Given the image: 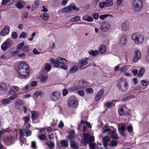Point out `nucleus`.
Returning a JSON list of instances; mask_svg holds the SVG:
<instances>
[{"instance_id":"nucleus-57","label":"nucleus","mask_w":149,"mask_h":149,"mask_svg":"<svg viewBox=\"0 0 149 149\" xmlns=\"http://www.w3.org/2000/svg\"><path fill=\"white\" fill-rule=\"evenodd\" d=\"M11 36L12 38L14 39L16 38L17 37V34L15 32H13L12 33Z\"/></svg>"},{"instance_id":"nucleus-3","label":"nucleus","mask_w":149,"mask_h":149,"mask_svg":"<svg viewBox=\"0 0 149 149\" xmlns=\"http://www.w3.org/2000/svg\"><path fill=\"white\" fill-rule=\"evenodd\" d=\"M30 70L28 66L24 62H21L18 67V73L21 78L26 77Z\"/></svg>"},{"instance_id":"nucleus-58","label":"nucleus","mask_w":149,"mask_h":149,"mask_svg":"<svg viewBox=\"0 0 149 149\" xmlns=\"http://www.w3.org/2000/svg\"><path fill=\"white\" fill-rule=\"evenodd\" d=\"M37 82L36 81H34L32 82L31 84L29 85V87H31L36 86L37 84Z\"/></svg>"},{"instance_id":"nucleus-37","label":"nucleus","mask_w":149,"mask_h":149,"mask_svg":"<svg viewBox=\"0 0 149 149\" xmlns=\"http://www.w3.org/2000/svg\"><path fill=\"white\" fill-rule=\"evenodd\" d=\"M31 118L33 120H36L38 116V113L36 111H33L31 112Z\"/></svg>"},{"instance_id":"nucleus-39","label":"nucleus","mask_w":149,"mask_h":149,"mask_svg":"<svg viewBox=\"0 0 149 149\" xmlns=\"http://www.w3.org/2000/svg\"><path fill=\"white\" fill-rule=\"evenodd\" d=\"M61 145L63 147H67L68 146V143L66 140H63L61 141Z\"/></svg>"},{"instance_id":"nucleus-12","label":"nucleus","mask_w":149,"mask_h":149,"mask_svg":"<svg viewBox=\"0 0 149 149\" xmlns=\"http://www.w3.org/2000/svg\"><path fill=\"white\" fill-rule=\"evenodd\" d=\"M60 93L59 92H55L52 93L50 95V97L52 101H57L60 97Z\"/></svg>"},{"instance_id":"nucleus-27","label":"nucleus","mask_w":149,"mask_h":149,"mask_svg":"<svg viewBox=\"0 0 149 149\" xmlns=\"http://www.w3.org/2000/svg\"><path fill=\"white\" fill-rule=\"evenodd\" d=\"M125 125L123 123H119L118 125V129L119 131L123 132L125 129Z\"/></svg>"},{"instance_id":"nucleus-16","label":"nucleus","mask_w":149,"mask_h":149,"mask_svg":"<svg viewBox=\"0 0 149 149\" xmlns=\"http://www.w3.org/2000/svg\"><path fill=\"white\" fill-rule=\"evenodd\" d=\"M127 39L126 36H123L120 38L119 41V44L120 46H125L127 42Z\"/></svg>"},{"instance_id":"nucleus-28","label":"nucleus","mask_w":149,"mask_h":149,"mask_svg":"<svg viewBox=\"0 0 149 149\" xmlns=\"http://www.w3.org/2000/svg\"><path fill=\"white\" fill-rule=\"evenodd\" d=\"M110 139V138L108 136H106L103 138V142L104 146H107L108 143Z\"/></svg>"},{"instance_id":"nucleus-9","label":"nucleus","mask_w":149,"mask_h":149,"mask_svg":"<svg viewBox=\"0 0 149 149\" xmlns=\"http://www.w3.org/2000/svg\"><path fill=\"white\" fill-rule=\"evenodd\" d=\"M12 45V41L8 39L2 44L1 46V48L3 50L5 51L11 47Z\"/></svg>"},{"instance_id":"nucleus-41","label":"nucleus","mask_w":149,"mask_h":149,"mask_svg":"<svg viewBox=\"0 0 149 149\" xmlns=\"http://www.w3.org/2000/svg\"><path fill=\"white\" fill-rule=\"evenodd\" d=\"M18 97V94L15 93L10 96L9 99L10 100H15Z\"/></svg>"},{"instance_id":"nucleus-6","label":"nucleus","mask_w":149,"mask_h":149,"mask_svg":"<svg viewBox=\"0 0 149 149\" xmlns=\"http://www.w3.org/2000/svg\"><path fill=\"white\" fill-rule=\"evenodd\" d=\"M132 38L136 44H138L142 43L143 40V36L137 33L133 34L132 35Z\"/></svg>"},{"instance_id":"nucleus-5","label":"nucleus","mask_w":149,"mask_h":149,"mask_svg":"<svg viewBox=\"0 0 149 149\" xmlns=\"http://www.w3.org/2000/svg\"><path fill=\"white\" fill-rule=\"evenodd\" d=\"M87 82L84 80H79L77 86L72 87L70 89L71 91H76L79 89H81L85 88L87 86Z\"/></svg>"},{"instance_id":"nucleus-53","label":"nucleus","mask_w":149,"mask_h":149,"mask_svg":"<svg viewBox=\"0 0 149 149\" xmlns=\"http://www.w3.org/2000/svg\"><path fill=\"white\" fill-rule=\"evenodd\" d=\"M85 91L87 93H93V90L91 88H87L86 89Z\"/></svg>"},{"instance_id":"nucleus-8","label":"nucleus","mask_w":149,"mask_h":149,"mask_svg":"<svg viewBox=\"0 0 149 149\" xmlns=\"http://www.w3.org/2000/svg\"><path fill=\"white\" fill-rule=\"evenodd\" d=\"M72 10L79 11V9L76 7V5L74 3H72L70 6L63 8L62 9V11L64 13H66L71 11Z\"/></svg>"},{"instance_id":"nucleus-50","label":"nucleus","mask_w":149,"mask_h":149,"mask_svg":"<svg viewBox=\"0 0 149 149\" xmlns=\"http://www.w3.org/2000/svg\"><path fill=\"white\" fill-rule=\"evenodd\" d=\"M77 93L81 96H83L85 95V92L84 90L78 91L77 92Z\"/></svg>"},{"instance_id":"nucleus-44","label":"nucleus","mask_w":149,"mask_h":149,"mask_svg":"<svg viewBox=\"0 0 149 149\" xmlns=\"http://www.w3.org/2000/svg\"><path fill=\"white\" fill-rule=\"evenodd\" d=\"M48 78V75L44 74L41 77V80L42 82H44L46 81Z\"/></svg>"},{"instance_id":"nucleus-25","label":"nucleus","mask_w":149,"mask_h":149,"mask_svg":"<svg viewBox=\"0 0 149 149\" xmlns=\"http://www.w3.org/2000/svg\"><path fill=\"white\" fill-rule=\"evenodd\" d=\"M113 139H119L118 135L116 134V131L115 130H112L111 132L109 133V135Z\"/></svg>"},{"instance_id":"nucleus-40","label":"nucleus","mask_w":149,"mask_h":149,"mask_svg":"<svg viewBox=\"0 0 149 149\" xmlns=\"http://www.w3.org/2000/svg\"><path fill=\"white\" fill-rule=\"evenodd\" d=\"M80 19L79 17L78 16H76L70 19V22H77L79 21Z\"/></svg>"},{"instance_id":"nucleus-31","label":"nucleus","mask_w":149,"mask_h":149,"mask_svg":"<svg viewBox=\"0 0 149 149\" xmlns=\"http://www.w3.org/2000/svg\"><path fill=\"white\" fill-rule=\"evenodd\" d=\"M39 1L38 0H36L35 1L33 5L32 6L31 11H33L35 9L38 8L39 6Z\"/></svg>"},{"instance_id":"nucleus-51","label":"nucleus","mask_w":149,"mask_h":149,"mask_svg":"<svg viewBox=\"0 0 149 149\" xmlns=\"http://www.w3.org/2000/svg\"><path fill=\"white\" fill-rule=\"evenodd\" d=\"M29 50V47L26 45L23 46L22 48V51L25 52H28Z\"/></svg>"},{"instance_id":"nucleus-11","label":"nucleus","mask_w":149,"mask_h":149,"mask_svg":"<svg viewBox=\"0 0 149 149\" xmlns=\"http://www.w3.org/2000/svg\"><path fill=\"white\" fill-rule=\"evenodd\" d=\"M20 137H22L24 135L26 137H28L31 135V132L28 129H24L20 130Z\"/></svg>"},{"instance_id":"nucleus-46","label":"nucleus","mask_w":149,"mask_h":149,"mask_svg":"<svg viewBox=\"0 0 149 149\" xmlns=\"http://www.w3.org/2000/svg\"><path fill=\"white\" fill-rule=\"evenodd\" d=\"M24 45V42H22L20 43L18 45L17 49L18 50H20L21 49H22V48Z\"/></svg>"},{"instance_id":"nucleus-7","label":"nucleus","mask_w":149,"mask_h":149,"mask_svg":"<svg viewBox=\"0 0 149 149\" xmlns=\"http://www.w3.org/2000/svg\"><path fill=\"white\" fill-rule=\"evenodd\" d=\"M68 104L69 106L75 108L78 105V99L75 97L72 96L68 99Z\"/></svg>"},{"instance_id":"nucleus-24","label":"nucleus","mask_w":149,"mask_h":149,"mask_svg":"<svg viewBox=\"0 0 149 149\" xmlns=\"http://www.w3.org/2000/svg\"><path fill=\"white\" fill-rule=\"evenodd\" d=\"M106 50V47L104 45H100L99 49V51L100 53L103 54L104 53Z\"/></svg>"},{"instance_id":"nucleus-13","label":"nucleus","mask_w":149,"mask_h":149,"mask_svg":"<svg viewBox=\"0 0 149 149\" xmlns=\"http://www.w3.org/2000/svg\"><path fill=\"white\" fill-rule=\"evenodd\" d=\"M118 112L120 115H126L128 114L127 109L125 105L122 106L118 110Z\"/></svg>"},{"instance_id":"nucleus-2","label":"nucleus","mask_w":149,"mask_h":149,"mask_svg":"<svg viewBox=\"0 0 149 149\" xmlns=\"http://www.w3.org/2000/svg\"><path fill=\"white\" fill-rule=\"evenodd\" d=\"M116 87L120 91L125 92L128 88V83L127 79L122 77L118 81L116 85Z\"/></svg>"},{"instance_id":"nucleus-36","label":"nucleus","mask_w":149,"mask_h":149,"mask_svg":"<svg viewBox=\"0 0 149 149\" xmlns=\"http://www.w3.org/2000/svg\"><path fill=\"white\" fill-rule=\"evenodd\" d=\"M105 7L111 6L113 5V2L111 0H107L105 2Z\"/></svg>"},{"instance_id":"nucleus-61","label":"nucleus","mask_w":149,"mask_h":149,"mask_svg":"<svg viewBox=\"0 0 149 149\" xmlns=\"http://www.w3.org/2000/svg\"><path fill=\"white\" fill-rule=\"evenodd\" d=\"M112 131V130L109 128H106L103 131V133H104L105 132H108L109 134V133L111 132Z\"/></svg>"},{"instance_id":"nucleus-42","label":"nucleus","mask_w":149,"mask_h":149,"mask_svg":"<svg viewBox=\"0 0 149 149\" xmlns=\"http://www.w3.org/2000/svg\"><path fill=\"white\" fill-rule=\"evenodd\" d=\"M27 36V34L25 32H22L21 33L20 35L19 36V38H23V39H25L26 38Z\"/></svg>"},{"instance_id":"nucleus-63","label":"nucleus","mask_w":149,"mask_h":149,"mask_svg":"<svg viewBox=\"0 0 149 149\" xmlns=\"http://www.w3.org/2000/svg\"><path fill=\"white\" fill-rule=\"evenodd\" d=\"M107 16L106 15H100L99 16V18L100 19L103 20L105 18H106Z\"/></svg>"},{"instance_id":"nucleus-18","label":"nucleus","mask_w":149,"mask_h":149,"mask_svg":"<svg viewBox=\"0 0 149 149\" xmlns=\"http://www.w3.org/2000/svg\"><path fill=\"white\" fill-rule=\"evenodd\" d=\"M9 28L8 26L6 25L4 29L0 32V35L2 36H5L8 34L9 32Z\"/></svg>"},{"instance_id":"nucleus-14","label":"nucleus","mask_w":149,"mask_h":149,"mask_svg":"<svg viewBox=\"0 0 149 149\" xmlns=\"http://www.w3.org/2000/svg\"><path fill=\"white\" fill-rule=\"evenodd\" d=\"M88 58H86L84 59H81L79 61V63L77 65V67L80 69H81L84 66L86 65L88 63L87 61Z\"/></svg>"},{"instance_id":"nucleus-15","label":"nucleus","mask_w":149,"mask_h":149,"mask_svg":"<svg viewBox=\"0 0 149 149\" xmlns=\"http://www.w3.org/2000/svg\"><path fill=\"white\" fill-rule=\"evenodd\" d=\"M7 90V85L4 83H0V92L1 94L5 93Z\"/></svg>"},{"instance_id":"nucleus-4","label":"nucleus","mask_w":149,"mask_h":149,"mask_svg":"<svg viewBox=\"0 0 149 149\" xmlns=\"http://www.w3.org/2000/svg\"><path fill=\"white\" fill-rule=\"evenodd\" d=\"M132 6L134 11L139 12L141 10L143 7L141 0H134L132 3Z\"/></svg>"},{"instance_id":"nucleus-35","label":"nucleus","mask_w":149,"mask_h":149,"mask_svg":"<svg viewBox=\"0 0 149 149\" xmlns=\"http://www.w3.org/2000/svg\"><path fill=\"white\" fill-rule=\"evenodd\" d=\"M88 53L93 56H95L98 54V52L97 50L93 51V50H91L88 52Z\"/></svg>"},{"instance_id":"nucleus-33","label":"nucleus","mask_w":149,"mask_h":149,"mask_svg":"<svg viewBox=\"0 0 149 149\" xmlns=\"http://www.w3.org/2000/svg\"><path fill=\"white\" fill-rule=\"evenodd\" d=\"M40 17L45 20H47L49 18V16L47 13L42 14L41 15Z\"/></svg>"},{"instance_id":"nucleus-34","label":"nucleus","mask_w":149,"mask_h":149,"mask_svg":"<svg viewBox=\"0 0 149 149\" xmlns=\"http://www.w3.org/2000/svg\"><path fill=\"white\" fill-rule=\"evenodd\" d=\"M145 72V70L144 68H141L139 70V72L138 74V76L139 77H140L142 76L144 74Z\"/></svg>"},{"instance_id":"nucleus-54","label":"nucleus","mask_w":149,"mask_h":149,"mask_svg":"<svg viewBox=\"0 0 149 149\" xmlns=\"http://www.w3.org/2000/svg\"><path fill=\"white\" fill-rule=\"evenodd\" d=\"M88 140L84 138V139L82 140V143L83 145H86L88 144Z\"/></svg>"},{"instance_id":"nucleus-29","label":"nucleus","mask_w":149,"mask_h":149,"mask_svg":"<svg viewBox=\"0 0 149 149\" xmlns=\"http://www.w3.org/2000/svg\"><path fill=\"white\" fill-rule=\"evenodd\" d=\"M14 0H3L2 4L4 5H10L12 4Z\"/></svg>"},{"instance_id":"nucleus-59","label":"nucleus","mask_w":149,"mask_h":149,"mask_svg":"<svg viewBox=\"0 0 149 149\" xmlns=\"http://www.w3.org/2000/svg\"><path fill=\"white\" fill-rule=\"evenodd\" d=\"M68 91L66 89H63L62 91V95L63 96H65L68 93Z\"/></svg>"},{"instance_id":"nucleus-47","label":"nucleus","mask_w":149,"mask_h":149,"mask_svg":"<svg viewBox=\"0 0 149 149\" xmlns=\"http://www.w3.org/2000/svg\"><path fill=\"white\" fill-rule=\"evenodd\" d=\"M16 6L19 9L22 8L23 7V6L22 5V2L20 1L17 2L16 3Z\"/></svg>"},{"instance_id":"nucleus-32","label":"nucleus","mask_w":149,"mask_h":149,"mask_svg":"<svg viewBox=\"0 0 149 149\" xmlns=\"http://www.w3.org/2000/svg\"><path fill=\"white\" fill-rule=\"evenodd\" d=\"M78 68H79L77 67V65H74L72 66L70 69V73H73L75 72L77 70Z\"/></svg>"},{"instance_id":"nucleus-21","label":"nucleus","mask_w":149,"mask_h":149,"mask_svg":"<svg viewBox=\"0 0 149 149\" xmlns=\"http://www.w3.org/2000/svg\"><path fill=\"white\" fill-rule=\"evenodd\" d=\"M19 90V87L14 86L11 87L8 91V93L11 94L18 91Z\"/></svg>"},{"instance_id":"nucleus-48","label":"nucleus","mask_w":149,"mask_h":149,"mask_svg":"<svg viewBox=\"0 0 149 149\" xmlns=\"http://www.w3.org/2000/svg\"><path fill=\"white\" fill-rule=\"evenodd\" d=\"M141 84L143 86H146L148 85V81L147 80H143L141 81Z\"/></svg>"},{"instance_id":"nucleus-23","label":"nucleus","mask_w":149,"mask_h":149,"mask_svg":"<svg viewBox=\"0 0 149 149\" xmlns=\"http://www.w3.org/2000/svg\"><path fill=\"white\" fill-rule=\"evenodd\" d=\"M23 104V102L21 100H19L15 103V107L16 109L20 110L21 106Z\"/></svg>"},{"instance_id":"nucleus-62","label":"nucleus","mask_w":149,"mask_h":149,"mask_svg":"<svg viewBox=\"0 0 149 149\" xmlns=\"http://www.w3.org/2000/svg\"><path fill=\"white\" fill-rule=\"evenodd\" d=\"M132 72L133 73L134 75V76H136L137 75H138V71L136 69H133L132 71Z\"/></svg>"},{"instance_id":"nucleus-52","label":"nucleus","mask_w":149,"mask_h":149,"mask_svg":"<svg viewBox=\"0 0 149 149\" xmlns=\"http://www.w3.org/2000/svg\"><path fill=\"white\" fill-rule=\"evenodd\" d=\"M9 99H4L3 100L1 101V103L2 104H8L9 102V104L10 103Z\"/></svg>"},{"instance_id":"nucleus-1","label":"nucleus","mask_w":149,"mask_h":149,"mask_svg":"<svg viewBox=\"0 0 149 149\" xmlns=\"http://www.w3.org/2000/svg\"><path fill=\"white\" fill-rule=\"evenodd\" d=\"M49 60L51 64L54 65V66L55 67L58 68L60 66V64H61L60 68L65 70L67 69V66L65 64L67 63V61L65 58L61 57H58L56 59L51 58Z\"/></svg>"},{"instance_id":"nucleus-49","label":"nucleus","mask_w":149,"mask_h":149,"mask_svg":"<svg viewBox=\"0 0 149 149\" xmlns=\"http://www.w3.org/2000/svg\"><path fill=\"white\" fill-rule=\"evenodd\" d=\"M128 67L127 66H125L121 68L119 70L121 72H125L128 69Z\"/></svg>"},{"instance_id":"nucleus-22","label":"nucleus","mask_w":149,"mask_h":149,"mask_svg":"<svg viewBox=\"0 0 149 149\" xmlns=\"http://www.w3.org/2000/svg\"><path fill=\"white\" fill-rule=\"evenodd\" d=\"M104 90L102 89H101L98 92L96 95L95 97V100L96 101H99L100 100L104 93Z\"/></svg>"},{"instance_id":"nucleus-56","label":"nucleus","mask_w":149,"mask_h":149,"mask_svg":"<svg viewBox=\"0 0 149 149\" xmlns=\"http://www.w3.org/2000/svg\"><path fill=\"white\" fill-rule=\"evenodd\" d=\"M118 144V142L114 140L111 141V145L114 147L116 146Z\"/></svg>"},{"instance_id":"nucleus-55","label":"nucleus","mask_w":149,"mask_h":149,"mask_svg":"<svg viewBox=\"0 0 149 149\" xmlns=\"http://www.w3.org/2000/svg\"><path fill=\"white\" fill-rule=\"evenodd\" d=\"M95 144L91 143L89 144V148L90 149H94L95 147Z\"/></svg>"},{"instance_id":"nucleus-10","label":"nucleus","mask_w":149,"mask_h":149,"mask_svg":"<svg viewBox=\"0 0 149 149\" xmlns=\"http://www.w3.org/2000/svg\"><path fill=\"white\" fill-rule=\"evenodd\" d=\"M110 28V24L107 22H104L101 25L100 29L103 32H106L109 30Z\"/></svg>"},{"instance_id":"nucleus-38","label":"nucleus","mask_w":149,"mask_h":149,"mask_svg":"<svg viewBox=\"0 0 149 149\" xmlns=\"http://www.w3.org/2000/svg\"><path fill=\"white\" fill-rule=\"evenodd\" d=\"M46 144L50 149H52L54 147V144L53 141H49V143H46Z\"/></svg>"},{"instance_id":"nucleus-20","label":"nucleus","mask_w":149,"mask_h":149,"mask_svg":"<svg viewBox=\"0 0 149 149\" xmlns=\"http://www.w3.org/2000/svg\"><path fill=\"white\" fill-rule=\"evenodd\" d=\"M13 137L10 136L7 137L4 140V142L7 146H10L11 145L12 143Z\"/></svg>"},{"instance_id":"nucleus-17","label":"nucleus","mask_w":149,"mask_h":149,"mask_svg":"<svg viewBox=\"0 0 149 149\" xmlns=\"http://www.w3.org/2000/svg\"><path fill=\"white\" fill-rule=\"evenodd\" d=\"M130 24L127 21L123 22L121 25L123 30L124 31H129L130 29Z\"/></svg>"},{"instance_id":"nucleus-43","label":"nucleus","mask_w":149,"mask_h":149,"mask_svg":"<svg viewBox=\"0 0 149 149\" xmlns=\"http://www.w3.org/2000/svg\"><path fill=\"white\" fill-rule=\"evenodd\" d=\"M39 139L41 140H46L47 139V138L46 136L44 134H41L38 136Z\"/></svg>"},{"instance_id":"nucleus-26","label":"nucleus","mask_w":149,"mask_h":149,"mask_svg":"<svg viewBox=\"0 0 149 149\" xmlns=\"http://www.w3.org/2000/svg\"><path fill=\"white\" fill-rule=\"evenodd\" d=\"M82 20L88 22H92L93 21V19L91 17L87 15H84L83 17Z\"/></svg>"},{"instance_id":"nucleus-19","label":"nucleus","mask_w":149,"mask_h":149,"mask_svg":"<svg viewBox=\"0 0 149 149\" xmlns=\"http://www.w3.org/2000/svg\"><path fill=\"white\" fill-rule=\"evenodd\" d=\"M141 58L140 52L137 50H136L135 52V56L133 59V61L136 62Z\"/></svg>"},{"instance_id":"nucleus-45","label":"nucleus","mask_w":149,"mask_h":149,"mask_svg":"<svg viewBox=\"0 0 149 149\" xmlns=\"http://www.w3.org/2000/svg\"><path fill=\"white\" fill-rule=\"evenodd\" d=\"M134 97L132 95H131L130 96H127L125 97L122 99V100L123 101H126L128 100L131 99L132 98Z\"/></svg>"},{"instance_id":"nucleus-30","label":"nucleus","mask_w":149,"mask_h":149,"mask_svg":"<svg viewBox=\"0 0 149 149\" xmlns=\"http://www.w3.org/2000/svg\"><path fill=\"white\" fill-rule=\"evenodd\" d=\"M70 145L71 148L73 149H78L79 146L77 143L74 141H71Z\"/></svg>"},{"instance_id":"nucleus-60","label":"nucleus","mask_w":149,"mask_h":149,"mask_svg":"<svg viewBox=\"0 0 149 149\" xmlns=\"http://www.w3.org/2000/svg\"><path fill=\"white\" fill-rule=\"evenodd\" d=\"M99 6L101 8H103L104 7H105V2L100 3L99 4Z\"/></svg>"},{"instance_id":"nucleus-64","label":"nucleus","mask_w":149,"mask_h":149,"mask_svg":"<svg viewBox=\"0 0 149 149\" xmlns=\"http://www.w3.org/2000/svg\"><path fill=\"white\" fill-rule=\"evenodd\" d=\"M22 137H20V143L21 144V145L24 143L25 142V139L24 138H22Z\"/></svg>"}]
</instances>
